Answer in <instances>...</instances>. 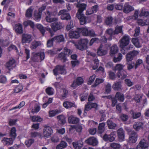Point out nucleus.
Wrapping results in <instances>:
<instances>
[{"mask_svg":"<svg viewBox=\"0 0 149 149\" xmlns=\"http://www.w3.org/2000/svg\"><path fill=\"white\" fill-rule=\"evenodd\" d=\"M120 46L121 48V52L123 54H125L129 51L132 49L133 45H130L127 46L130 42L129 37L126 35L123 37L120 41Z\"/></svg>","mask_w":149,"mask_h":149,"instance_id":"1","label":"nucleus"},{"mask_svg":"<svg viewBox=\"0 0 149 149\" xmlns=\"http://www.w3.org/2000/svg\"><path fill=\"white\" fill-rule=\"evenodd\" d=\"M51 28H50L48 26H47L45 29L50 33L51 36L52 37L54 35V32L61 29L62 28V26L60 22H57L52 23L51 25Z\"/></svg>","mask_w":149,"mask_h":149,"instance_id":"2","label":"nucleus"},{"mask_svg":"<svg viewBox=\"0 0 149 149\" xmlns=\"http://www.w3.org/2000/svg\"><path fill=\"white\" fill-rule=\"evenodd\" d=\"M88 40L86 39H81L79 42L77 48L81 50H83L87 48Z\"/></svg>","mask_w":149,"mask_h":149,"instance_id":"3","label":"nucleus"},{"mask_svg":"<svg viewBox=\"0 0 149 149\" xmlns=\"http://www.w3.org/2000/svg\"><path fill=\"white\" fill-rule=\"evenodd\" d=\"M46 15V19L47 21L49 22H53L57 20L58 18H54L52 17L54 16L56 14L55 12H50L47 10L45 13Z\"/></svg>","mask_w":149,"mask_h":149,"instance_id":"4","label":"nucleus"},{"mask_svg":"<svg viewBox=\"0 0 149 149\" xmlns=\"http://www.w3.org/2000/svg\"><path fill=\"white\" fill-rule=\"evenodd\" d=\"M54 74L55 75H57L59 74H65L66 72L63 66L58 65L56 66L55 68L53 70Z\"/></svg>","mask_w":149,"mask_h":149,"instance_id":"5","label":"nucleus"},{"mask_svg":"<svg viewBox=\"0 0 149 149\" xmlns=\"http://www.w3.org/2000/svg\"><path fill=\"white\" fill-rule=\"evenodd\" d=\"M139 52L136 50H133L127 53L126 55V59L127 62L132 61L134 58L139 54Z\"/></svg>","mask_w":149,"mask_h":149,"instance_id":"6","label":"nucleus"},{"mask_svg":"<svg viewBox=\"0 0 149 149\" xmlns=\"http://www.w3.org/2000/svg\"><path fill=\"white\" fill-rule=\"evenodd\" d=\"M129 135V141L131 143H135L137 140V138L138 135L137 133L134 131L131 130L128 131Z\"/></svg>","mask_w":149,"mask_h":149,"instance_id":"7","label":"nucleus"},{"mask_svg":"<svg viewBox=\"0 0 149 149\" xmlns=\"http://www.w3.org/2000/svg\"><path fill=\"white\" fill-rule=\"evenodd\" d=\"M149 146L147 141L143 139L140 141L136 147V149H147Z\"/></svg>","mask_w":149,"mask_h":149,"instance_id":"8","label":"nucleus"},{"mask_svg":"<svg viewBox=\"0 0 149 149\" xmlns=\"http://www.w3.org/2000/svg\"><path fill=\"white\" fill-rule=\"evenodd\" d=\"M97 104L96 103L87 102L85 106L84 113H86V111H89L93 108H95V109H97Z\"/></svg>","mask_w":149,"mask_h":149,"instance_id":"9","label":"nucleus"},{"mask_svg":"<svg viewBox=\"0 0 149 149\" xmlns=\"http://www.w3.org/2000/svg\"><path fill=\"white\" fill-rule=\"evenodd\" d=\"M58 15H61V18L63 20H68L71 19V17L69 13L67 12L65 10H61L58 13Z\"/></svg>","mask_w":149,"mask_h":149,"instance_id":"10","label":"nucleus"},{"mask_svg":"<svg viewBox=\"0 0 149 149\" xmlns=\"http://www.w3.org/2000/svg\"><path fill=\"white\" fill-rule=\"evenodd\" d=\"M115 137L116 135L114 132H112L109 135L105 134L103 137V139L106 141L112 142L115 140Z\"/></svg>","mask_w":149,"mask_h":149,"instance_id":"11","label":"nucleus"},{"mask_svg":"<svg viewBox=\"0 0 149 149\" xmlns=\"http://www.w3.org/2000/svg\"><path fill=\"white\" fill-rule=\"evenodd\" d=\"M145 122L137 121L135 122L133 125V127L135 130L138 132L141 129H143Z\"/></svg>","mask_w":149,"mask_h":149,"instance_id":"12","label":"nucleus"},{"mask_svg":"<svg viewBox=\"0 0 149 149\" xmlns=\"http://www.w3.org/2000/svg\"><path fill=\"white\" fill-rule=\"evenodd\" d=\"M32 40L31 35L26 34H24L22 35V44L29 43Z\"/></svg>","mask_w":149,"mask_h":149,"instance_id":"13","label":"nucleus"},{"mask_svg":"<svg viewBox=\"0 0 149 149\" xmlns=\"http://www.w3.org/2000/svg\"><path fill=\"white\" fill-rule=\"evenodd\" d=\"M76 17L79 19L81 25H83L86 23L88 17L85 16L83 14H79V13H77Z\"/></svg>","mask_w":149,"mask_h":149,"instance_id":"14","label":"nucleus"},{"mask_svg":"<svg viewBox=\"0 0 149 149\" xmlns=\"http://www.w3.org/2000/svg\"><path fill=\"white\" fill-rule=\"evenodd\" d=\"M43 133L44 136L47 138L52 134L53 130L51 127L47 126L44 128Z\"/></svg>","mask_w":149,"mask_h":149,"instance_id":"15","label":"nucleus"},{"mask_svg":"<svg viewBox=\"0 0 149 149\" xmlns=\"http://www.w3.org/2000/svg\"><path fill=\"white\" fill-rule=\"evenodd\" d=\"M117 134L118 140L120 142L124 141L125 139V132L122 128L118 129L117 131Z\"/></svg>","mask_w":149,"mask_h":149,"instance_id":"16","label":"nucleus"},{"mask_svg":"<svg viewBox=\"0 0 149 149\" xmlns=\"http://www.w3.org/2000/svg\"><path fill=\"white\" fill-rule=\"evenodd\" d=\"M69 36L70 38H78L80 37V31H79L78 28L77 30H71L69 33Z\"/></svg>","mask_w":149,"mask_h":149,"instance_id":"17","label":"nucleus"},{"mask_svg":"<svg viewBox=\"0 0 149 149\" xmlns=\"http://www.w3.org/2000/svg\"><path fill=\"white\" fill-rule=\"evenodd\" d=\"M83 79L81 77H78L76 79V81H73L71 86L75 88L77 86H79L83 83Z\"/></svg>","mask_w":149,"mask_h":149,"instance_id":"18","label":"nucleus"},{"mask_svg":"<svg viewBox=\"0 0 149 149\" xmlns=\"http://www.w3.org/2000/svg\"><path fill=\"white\" fill-rule=\"evenodd\" d=\"M99 7L98 5H96L93 6L91 9H88L86 12V15H89L96 12L98 10Z\"/></svg>","mask_w":149,"mask_h":149,"instance_id":"19","label":"nucleus"},{"mask_svg":"<svg viewBox=\"0 0 149 149\" xmlns=\"http://www.w3.org/2000/svg\"><path fill=\"white\" fill-rule=\"evenodd\" d=\"M14 140V139L11 138L4 137L2 139L1 141L4 145L8 146L12 145L13 144Z\"/></svg>","mask_w":149,"mask_h":149,"instance_id":"20","label":"nucleus"},{"mask_svg":"<svg viewBox=\"0 0 149 149\" xmlns=\"http://www.w3.org/2000/svg\"><path fill=\"white\" fill-rule=\"evenodd\" d=\"M68 119L69 123L72 124H77L80 120L79 118L72 115L69 116Z\"/></svg>","mask_w":149,"mask_h":149,"instance_id":"21","label":"nucleus"},{"mask_svg":"<svg viewBox=\"0 0 149 149\" xmlns=\"http://www.w3.org/2000/svg\"><path fill=\"white\" fill-rule=\"evenodd\" d=\"M112 87L114 91H121L123 90L121 83L120 81L114 82Z\"/></svg>","mask_w":149,"mask_h":149,"instance_id":"22","label":"nucleus"},{"mask_svg":"<svg viewBox=\"0 0 149 149\" xmlns=\"http://www.w3.org/2000/svg\"><path fill=\"white\" fill-rule=\"evenodd\" d=\"M134 10V8L127 3L125 4L123 9V12L126 13H129Z\"/></svg>","mask_w":149,"mask_h":149,"instance_id":"23","label":"nucleus"},{"mask_svg":"<svg viewBox=\"0 0 149 149\" xmlns=\"http://www.w3.org/2000/svg\"><path fill=\"white\" fill-rule=\"evenodd\" d=\"M87 5L85 3H78L77 5V7L79 8L78 12L79 14H82L83 11L85 10L86 8Z\"/></svg>","mask_w":149,"mask_h":149,"instance_id":"24","label":"nucleus"},{"mask_svg":"<svg viewBox=\"0 0 149 149\" xmlns=\"http://www.w3.org/2000/svg\"><path fill=\"white\" fill-rule=\"evenodd\" d=\"M15 61L14 59L12 58L7 63L6 65V67L9 70L13 69L15 67Z\"/></svg>","mask_w":149,"mask_h":149,"instance_id":"25","label":"nucleus"},{"mask_svg":"<svg viewBox=\"0 0 149 149\" xmlns=\"http://www.w3.org/2000/svg\"><path fill=\"white\" fill-rule=\"evenodd\" d=\"M118 48L116 45H112L110 48V55L111 56H113L116 54L118 52Z\"/></svg>","mask_w":149,"mask_h":149,"instance_id":"26","label":"nucleus"},{"mask_svg":"<svg viewBox=\"0 0 149 149\" xmlns=\"http://www.w3.org/2000/svg\"><path fill=\"white\" fill-rule=\"evenodd\" d=\"M97 54L98 55L102 56L105 55L107 54V51L102 47V45H101L97 49Z\"/></svg>","mask_w":149,"mask_h":149,"instance_id":"27","label":"nucleus"},{"mask_svg":"<svg viewBox=\"0 0 149 149\" xmlns=\"http://www.w3.org/2000/svg\"><path fill=\"white\" fill-rule=\"evenodd\" d=\"M107 124L108 128L111 130H114L117 127V125L114 123L111 119L107 120Z\"/></svg>","mask_w":149,"mask_h":149,"instance_id":"28","label":"nucleus"},{"mask_svg":"<svg viewBox=\"0 0 149 149\" xmlns=\"http://www.w3.org/2000/svg\"><path fill=\"white\" fill-rule=\"evenodd\" d=\"M86 142L88 144L93 146H96L97 144V141L96 139L94 137H91L86 140Z\"/></svg>","mask_w":149,"mask_h":149,"instance_id":"29","label":"nucleus"},{"mask_svg":"<svg viewBox=\"0 0 149 149\" xmlns=\"http://www.w3.org/2000/svg\"><path fill=\"white\" fill-rule=\"evenodd\" d=\"M35 60H38L40 58L42 61L45 58V54L43 52H39L35 54L33 56Z\"/></svg>","mask_w":149,"mask_h":149,"instance_id":"30","label":"nucleus"},{"mask_svg":"<svg viewBox=\"0 0 149 149\" xmlns=\"http://www.w3.org/2000/svg\"><path fill=\"white\" fill-rule=\"evenodd\" d=\"M54 42L56 43H59L64 41V38L63 35H59L53 38Z\"/></svg>","mask_w":149,"mask_h":149,"instance_id":"31","label":"nucleus"},{"mask_svg":"<svg viewBox=\"0 0 149 149\" xmlns=\"http://www.w3.org/2000/svg\"><path fill=\"white\" fill-rule=\"evenodd\" d=\"M115 98L120 102H123L124 100V95L120 92H117L115 95Z\"/></svg>","mask_w":149,"mask_h":149,"instance_id":"32","label":"nucleus"},{"mask_svg":"<svg viewBox=\"0 0 149 149\" xmlns=\"http://www.w3.org/2000/svg\"><path fill=\"white\" fill-rule=\"evenodd\" d=\"M58 58L63 62H65L67 61L65 54V53L63 52H61L58 55Z\"/></svg>","mask_w":149,"mask_h":149,"instance_id":"33","label":"nucleus"},{"mask_svg":"<svg viewBox=\"0 0 149 149\" xmlns=\"http://www.w3.org/2000/svg\"><path fill=\"white\" fill-rule=\"evenodd\" d=\"M67 143L65 141H61L60 143L56 147V149H63L67 146Z\"/></svg>","mask_w":149,"mask_h":149,"instance_id":"34","label":"nucleus"},{"mask_svg":"<svg viewBox=\"0 0 149 149\" xmlns=\"http://www.w3.org/2000/svg\"><path fill=\"white\" fill-rule=\"evenodd\" d=\"M130 113L132 116V118L133 119H136L139 118L141 115V113L139 112H134L133 110H131L130 112Z\"/></svg>","mask_w":149,"mask_h":149,"instance_id":"35","label":"nucleus"},{"mask_svg":"<svg viewBox=\"0 0 149 149\" xmlns=\"http://www.w3.org/2000/svg\"><path fill=\"white\" fill-rule=\"evenodd\" d=\"M16 129L15 127H13L11 128L10 132V138L15 140L17 136L16 133Z\"/></svg>","mask_w":149,"mask_h":149,"instance_id":"36","label":"nucleus"},{"mask_svg":"<svg viewBox=\"0 0 149 149\" xmlns=\"http://www.w3.org/2000/svg\"><path fill=\"white\" fill-rule=\"evenodd\" d=\"M15 29L17 33L20 34L22 33H23L22 26L21 24H16Z\"/></svg>","mask_w":149,"mask_h":149,"instance_id":"37","label":"nucleus"},{"mask_svg":"<svg viewBox=\"0 0 149 149\" xmlns=\"http://www.w3.org/2000/svg\"><path fill=\"white\" fill-rule=\"evenodd\" d=\"M127 73L125 71L123 70L118 72L117 75L119 78H121L122 79H125L127 77Z\"/></svg>","mask_w":149,"mask_h":149,"instance_id":"38","label":"nucleus"},{"mask_svg":"<svg viewBox=\"0 0 149 149\" xmlns=\"http://www.w3.org/2000/svg\"><path fill=\"white\" fill-rule=\"evenodd\" d=\"M58 121L60 124L63 125L66 123L65 118L63 115H60L57 116Z\"/></svg>","mask_w":149,"mask_h":149,"instance_id":"39","label":"nucleus"},{"mask_svg":"<svg viewBox=\"0 0 149 149\" xmlns=\"http://www.w3.org/2000/svg\"><path fill=\"white\" fill-rule=\"evenodd\" d=\"M123 26H117L116 27L115 30L114 31V35H117L119 33H123L122 28Z\"/></svg>","mask_w":149,"mask_h":149,"instance_id":"40","label":"nucleus"},{"mask_svg":"<svg viewBox=\"0 0 149 149\" xmlns=\"http://www.w3.org/2000/svg\"><path fill=\"white\" fill-rule=\"evenodd\" d=\"M140 16H143L147 18L149 17V12L147 11L144 8H142L141 10Z\"/></svg>","mask_w":149,"mask_h":149,"instance_id":"41","label":"nucleus"},{"mask_svg":"<svg viewBox=\"0 0 149 149\" xmlns=\"http://www.w3.org/2000/svg\"><path fill=\"white\" fill-rule=\"evenodd\" d=\"M63 105L65 108L67 109L70 108L75 106L74 103L68 101L64 102L63 103Z\"/></svg>","mask_w":149,"mask_h":149,"instance_id":"42","label":"nucleus"},{"mask_svg":"<svg viewBox=\"0 0 149 149\" xmlns=\"http://www.w3.org/2000/svg\"><path fill=\"white\" fill-rule=\"evenodd\" d=\"M132 42L135 46L137 48H140L141 47V45L139 42L138 39L137 38H133Z\"/></svg>","mask_w":149,"mask_h":149,"instance_id":"43","label":"nucleus"},{"mask_svg":"<svg viewBox=\"0 0 149 149\" xmlns=\"http://www.w3.org/2000/svg\"><path fill=\"white\" fill-rule=\"evenodd\" d=\"M78 29L80 33L81 32L83 35L85 36H88L89 31L87 28H78Z\"/></svg>","mask_w":149,"mask_h":149,"instance_id":"44","label":"nucleus"},{"mask_svg":"<svg viewBox=\"0 0 149 149\" xmlns=\"http://www.w3.org/2000/svg\"><path fill=\"white\" fill-rule=\"evenodd\" d=\"M41 45L40 42L35 40L32 42L31 47L32 49H35Z\"/></svg>","mask_w":149,"mask_h":149,"instance_id":"45","label":"nucleus"},{"mask_svg":"<svg viewBox=\"0 0 149 149\" xmlns=\"http://www.w3.org/2000/svg\"><path fill=\"white\" fill-rule=\"evenodd\" d=\"M62 111L61 110L56 109L54 110H52L49 112V116L51 117L54 116L55 115L61 113Z\"/></svg>","mask_w":149,"mask_h":149,"instance_id":"46","label":"nucleus"},{"mask_svg":"<svg viewBox=\"0 0 149 149\" xmlns=\"http://www.w3.org/2000/svg\"><path fill=\"white\" fill-rule=\"evenodd\" d=\"M72 144L75 149H80L82 146V143L80 142H73Z\"/></svg>","mask_w":149,"mask_h":149,"instance_id":"47","label":"nucleus"},{"mask_svg":"<svg viewBox=\"0 0 149 149\" xmlns=\"http://www.w3.org/2000/svg\"><path fill=\"white\" fill-rule=\"evenodd\" d=\"M120 118L122 121L125 122L128 120L129 116L127 115L121 113L120 115Z\"/></svg>","mask_w":149,"mask_h":149,"instance_id":"48","label":"nucleus"},{"mask_svg":"<svg viewBox=\"0 0 149 149\" xmlns=\"http://www.w3.org/2000/svg\"><path fill=\"white\" fill-rule=\"evenodd\" d=\"M104 80L102 79L96 78L93 87H96L97 86L103 82Z\"/></svg>","mask_w":149,"mask_h":149,"instance_id":"49","label":"nucleus"},{"mask_svg":"<svg viewBox=\"0 0 149 149\" xmlns=\"http://www.w3.org/2000/svg\"><path fill=\"white\" fill-rule=\"evenodd\" d=\"M41 15L42 13L39 11L35 12L34 14L35 20L36 21H39L41 19Z\"/></svg>","mask_w":149,"mask_h":149,"instance_id":"50","label":"nucleus"},{"mask_svg":"<svg viewBox=\"0 0 149 149\" xmlns=\"http://www.w3.org/2000/svg\"><path fill=\"white\" fill-rule=\"evenodd\" d=\"M106 33L110 35V37L108 38L109 40H111L112 39V36L113 35H114V31L112 29H107L106 31Z\"/></svg>","mask_w":149,"mask_h":149,"instance_id":"51","label":"nucleus"},{"mask_svg":"<svg viewBox=\"0 0 149 149\" xmlns=\"http://www.w3.org/2000/svg\"><path fill=\"white\" fill-rule=\"evenodd\" d=\"M37 28L39 30L43 36L45 35V29L41 25L38 24L37 25Z\"/></svg>","mask_w":149,"mask_h":149,"instance_id":"52","label":"nucleus"},{"mask_svg":"<svg viewBox=\"0 0 149 149\" xmlns=\"http://www.w3.org/2000/svg\"><path fill=\"white\" fill-rule=\"evenodd\" d=\"M32 120L33 122H41L42 119L38 116H33L31 117Z\"/></svg>","mask_w":149,"mask_h":149,"instance_id":"53","label":"nucleus"},{"mask_svg":"<svg viewBox=\"0 0 149 149\" xmlns=\"http://www.w3.org/2000/svg\"><path fill=\"white\" fill-rule=\"evenodd\" d=\"M110 146L113 149H120L121 146L119 144L115 143H111Z\"/></svg>","mask_w":149,"mask_h":149,"instance_id":"54","label":"nucleus"},{"mask_svg":"<svg viewBox=\"0 0 149 149\" xmlns=\"http://www.w3.org/2000/svg\"><path fill=\"white\" fill-rule=\"evenodd\" d=\"M40 110V106L37 104H36L34 106V108L32 109L31 111L33 113H37Z\"/></svg>","mask_w":149,"mask_h":149,"instance_id":"55","label":"nucleus"},{"mask_svg":"<svg viewBox=\"0 0 149 149\" xmlns=\"http://www.w3.org/2000/svg\"><path fill=\"white\" fill-rule=\"evenodd\" d=\"M63 50L64 53H65V55L68 56H69L70 55H71L73 52L72 50L68 49L66 47L64 48Z\"/></svg>","mask_w":149,"mask_h":149,"instance_id":"56","label":"nucleus"},{"mask_svg":"<svg viewBox=\"0 0 149 149\" xmlns=\"http://www.w3.org/2000/svg\"><path fill=\"white\" fill-rule=\"evenodd\" d=\"M122 56H123L120 53H119L117 57H114L113 59V62L115 63H116L120 61L122 59Z\"/></svg>","mask_w":149,"mask_h":149,"instance_id":"57","label":"nucleus"},{"mask_svg":"<svg viewBox=\"0 0 149 149\" xmlns=\"http://www.w3.org/2000/svg\"><path fill=\"white\" fill-rule=\"evenodd\" d=\"M46 93L49 95H52L54 94V89L51 87L47 88L45 90Z\"/></svg>","mask_w":149,"mask_h":149,"instance_id":"58","label":"nucleus"},{"mask_svg":"<svg viewBox=\"0 0 149 149\" xmlns=\"http://www.w3.org/2000/svg\"><path fill=\"white\" fill-rule=\"evenodd\" d=\"M112 17L111 16H109L106 18L105 22L106 24L110 25L112 24Z\"/></svg>","mask_w":149,"mask_h":149,"instance_id":"59","label":"nucleus"},{"mask_svg":"<svg viewBox=\"0 0 149 149\" xmlns=\"http://www.w3.org/2000/svg\"><path fill=\"white\" fill-rule=\"evenodd\" d=\"M111 84L109 83H108L105 85V90L107 93H109L111 91Z\"/></svg>","mask_w":149,"mask_h":149,"instance_id":"60","label":"nucleus"},{"mask_svg":"<svg viewBox=\"0 0 149 149\" xmlns=\"http://www.w3.org/2000/svg\"><path fill=\"white\" fill-rule=\"evenodd\" d=\"M15 14L14 13L11 12H9L8 14V16L7 19L8 21L12 20V19L14 18Z\"/></svg>","mask_w":149,"mask_h":149,"instance_id":"61","label":"nucleus"},{"mask_svg":"<svg viewBox=\"0 0 149 149\" xmlns=\"http://www.w3.org/2000/svg\"><path fill=\"white\" fill-rule=\"evenodd\" d=\"M24 24L26 26L28 25H30L31 27L33 28L34 27V23L31 20H28L24 22Z\"/></svg>","mask_w":149,"mask_h":149,"instance_id":"62","label":"nucleus"},{"mask_svg":"<svg viewBox=\"0 0 149 149\" xmlns=\"http://www.w3.org/2000/svg\"><path fill=\"white\" fill-rule=\"evenodd\" d=\"M105 125V123H102L99 124L98 126V129L99 131V132L100 133H102L104 131Z\"/></svg>","mask_w":149,"mask_h":149,"instance_id":"63","label":"nucleus"},{"mask_svg":"<svg viewBox=\"0 0 149 149\" xmlns=\"http://www.w3.org/2000/svg\"><path fill=\"white\" fill-rule=\"evenodd\" d=\"M32 10L31 8H29L26 11V16L28 17H30L32 16Z\"/></svg>","mask_w":149,"mask_h":149,"instance_id":"64","label":"nucleus"}]
</instances>
